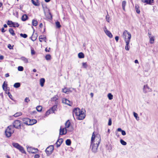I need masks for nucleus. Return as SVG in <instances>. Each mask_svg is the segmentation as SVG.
<instances>
[{
	"mask_svg": "<svg viewBox=\"0 0 158 158\" xmlns=\"http://www.w3.org/2000/svg\"><path fill=\"white\" fill-rule=\"evenodd\" d=\"M14 130L13 127L10 125L8 126L5 131V135L7 137L11 136V135L14 132Z\"/></svg>",
	"mask_w": 158,
	"mask_h": 158,
	"instance_id": "nucleus-1",
	"label": "nucleus"
},
{
	"mask_svg": "<svg viewBox=\"0 0 158 158\" xmlns=\"http://www.w3.org/2000/svg\"><path fill=\"white\" fill-rule=\"evenodd\" d=\"M95 141V143L99 144L101 141V137L99 134H97L96 135L94 134V132L92 135L91 142H94Z\"/></svg>",
	"mask_w": 158,
	"mask_h": 158,
	"instance_id": "nucleus-2",
	"label": "nucleus"
},
{
	"mask_svg": "<svg viewBox=\"0 0 158 158\" xmlns=\"http://www.w3.org/2000/svg\"><path fill=\"white\" fill-rule=\"evenodd\" d=\"M123 36L125 41L127 40L130 41L131 35L127 30H125L123 31Z\"/></svg>",
	"mask_w": 158,
	"mask_h": 158,
	"instance_id": "nucleus-3",
	"label": "nucleus"
},
{
	"mask_svg": "<svg viewBox=\"0 0 158 158\" xmlns=\"http://www.w3.org/2000/svg\"><path fill=\"white\" fill-rule=\"evenodd\" d=\"M13 127L20 129H21L22 122L19 120H15L13 123Z\"/></svg>",
	"mask_w": 158,
	"mask_h": 158,
	"instance_id": "nucleus-4",
	"label": "nucleus"
},
{
	"mask_svg": "<svg viewBox=\"0 0 158 158\" xmlns=\"http://www.w3.org/2000/svg\"><path fill=\"white\" fill-rule=\"evenodd\" d=\"M99 144L95 143V141L94 142H91L90 147L91 148L92 151L94 153L97 152L98 147Z\"/></svg>",
	"mask_w": 158,
	"mask_h": 158,
	"instance_id": "nucleus-5",
	"label": "nucleus"
},
{
	"mask_svg": "<svg viewBox=\"0 0 158 158\" xmlns=\"http://www.w3.org/2000/svg\"><path fill=\"white\" fill-rule=\"evenodd\" d=\"M54 150V146L50 145L47 147L45 150L48 156L51 154Z\"/></svg>",
	"mask_w": 158,
	"mask_h": 158,
	"instance_id": "nucleus-6",
	"label": "nucleus"
},
{
	"mask_svg": "<svg viewBox=\"0 0 158 158\" xmlns=\"http://www.w3.org/2000/svg\"><path fill=\"white\" fill-rule=\"evenodd\" d=\"M84 110L82 109L80 113L78 114L77 116V118L78 120H82L85 118V114Z\"/></svg>",
	"mask_w": 158,
	"mask_h": 158,
	"instance_id": "nucleus-7",
	"label": "nucleus"
},
{
	"mask_svg": "<svg viewBox=\"0 0 158 158\" xmlns=\"http://www.w3.org/2000/svg\"><path fill=\"white\" fill-rule=\"evenodd\" d=\"M27 152L29 153L35 154L38 151V149L37 148H33L30 147L27 148Z\"/></svg>",
	"mask_w": 158,
	"mask_h": 158,
	"instance_id": "nucleus-8",
	"label": "nucleus"
},
{
	"mask_svg": "<svg viewBox=\"0 0 158 158\" xmlns=\"http://www.w3.org/2000/svg\"><path fill=\"white\" fill-rule=\"evenodd\" d=\"M143 92L145 94L149 92H151L152 89L148 86V85H146L143 86Z\"/></svg>",
	"mask_w": 158,
	"mask_h": 158,
	"instance_id": "nucleus-9",
	"label": "nucleus"
},
{
	"mask_svg": "<svg viewBox=\"0 0 158 158\" xmlns=\"http://www.w3.org/2000/svg\"><path fill=\"white\" fill-rule=\"evenodd\" d=\"M24 123L28 125H31L34 124V123L31 122V120L28 118H24L23 119Z\"/></svg>",
	"mask_w": 158,
	"mask_h": 158,
	"instance_id": "nucleus-10",
	"label": "nucleus"
},
{
	"mask_svg": "<svg viewBox=\"0 0 158 158\" xmlns=\"http://www.w3.org/2000/svg\"><path fill=\"white\" fill-rule=\"evenodd\" d=\"M81 110L79 108H75L73 110V115H75L76 116H77L78 114L80 113Z\"/></svg>",
	"mask_w": 158,
	"mask_h": 158,
	"instance_id": "nucleus-11",
	"label": "nucleus"
},
{
	"mask_svg": "<svg viewBox=\"0 0 158 158\" xmlns=\"http://www.w3.org/2000/svg\"><path fill=\"white\" fill-rule=\"evenodd\" d=\"M67 131V130L65 127L62 128L61 127H60V135H65Z\"/></svg>",
	"mask_w": 158,
	"mask_h": 158,
	"instance_id": "nucleus-12",
	"label": "nucleus"
},
{
	"mask_svg": "<svg viewBox=\"0 0 158 158\" xmlns=\"http://www.w3.org/2000/svg\"><path fill=\"white\" fill-rule=\"evenodd\" d=\"M104 30L106 34L110 38H111L113 37V35L111 32L108 31L106 28V27H105L104 28Z\"/></svg>",
	"mask_w": 158,
	"mask_h": 158,
	"instance_id": "nucleus-13",
	"label": "nucleus"
},
{
	"mask_svg": "<svg viewBox=\"0 0 158 158\" xmlns=\"http://www.w3.org/2000/svg\"><path fill=\"white\" fill-rule=\"evenodd\" d=\"M62 102L63 103L69 106H71V104H70L71 103V102L69 100L65 98H63L62 99Z\"/></svg>",
	"mask_w": 158,
	"mask_h": 158,
	"instance_id": "nucleus-14",
	"label": "nucleus"
},
{
	"mask_svg": "<svg viewBox=\"0 0 158 158\" xmlns=\"http://www.w3.org/2000/svg\"><path fill=\"white\" fill-rule=\"evenodd\" d=\"M55 105H54L50 109L52 111V113H54V111H57V104H58V102H55Z\"/></svg>",
	"mask_w": 158,
	"mask_h": 158,
	"instance_id": "nucleus-15",
	"label": "nucleus"
},
{
	"mask_svg": "<svg viewBox=\"0 0 158 158\" xmlns=\"http://www.w3.org/2000/svg\"><path fill=\"white\" fill-rule=\"evenodd\" d=\"M141 2L149 5H152L154 2V0H141Z\"/></svg>",
	"mask_w": 158,
	"mask_h": 158,
	"instance_id": "nucleus-16",
	"label": "nucleus"
},
{
	"mask_svg": "<svg viewBox=\"0 0 158 158\" xmlns=\"http://www.w3.org/2000/svg\"><path fill=\"white\" fill-rule=\"evenodd\" d=\"M63 140L62 139L60 138V139H58L57 140L56 143V147L58 148V147H59L60 146L61 144L63 142Z\"/></svg>",
	"mask_w": 158,
	"mask_h": 158,
	"instance_id": "nucleus-17",
	"label": "nucleus"
},
{
	"mask_svg": "<svg viewBox=\"0 0 158 158\" xmlns=\"http://www.w3.org/2000/svg\"><path fill=\"white\" fill-rule=\"evenodd\" d=\"M62 91L64 93L67 94L72 92V91L70 90V88H65L64 89H62Z\"/></svg>",
	"mask_w": 158,
	"mask_h": 158,
	"instance_id": "nucleus-18",
	"label": "nucleus"
},
{
	"mask_svg": "<svg viewBox=\"0 0 158 158\" xmlns=\"http://www.w3.org/2000/svg\"><path fill=\"white\" fill-rule=\"evenodd\" d=\"M130 41H125L126 43V45L125 47V49L126 50L128 51L130 49L129 43Z\"/></svg>",
	"mask_w": 158,
	"mask_h": 158,
	"instance_id": "nucleus-19",
	"label": "nucleus"
},
{
	"mask_svg": "<svg viewBox=\"0 0 158 158\" xmlns=\"http://www.w3.org/2000/svg\"><path fill=\"white\" fill-rule=\"evenodd\" d=\"M32 4L35 6H39L40 3L38 2V0H31Z\"/></svg>",
	"mask_w": 158,
	"mask_h": 158,
	"instance_id": "nucleus-20",
	"label": "nucleus"
},
{
	"mask_svg": "<svg viewBox=\"0 0 158 158\" xmlns=\"http://www.w3.org/2000/svg\"><path fill=\"white\" fill-rule=\"evenodd\" d=\"M45 82V80L44 78H41L40 79V84L41 87L44 86Z\"/></svg>",
	"mask_w": 158,
	"mask_h": 158,
	"instance_id": "nucleus-21",
	"label": "nucleus"
},
{
	"mask_svg": "<svg viewBox=\"0 0 158 158\" xmlns=\"http://www.w3.org/2000/svg\"><path fill=\"white\" fill-rule=\"evenodd\" d=\"M65 127L66 128H68L70 127V123L69 120H68L65 124Z\"/></svg>",
	"mask_w": 158,
	"mask_h": 158,
	"instance_id": "nucleus-22",
	"label": "nucleus"
},
{
	"mask_svg": "<svg viewBox=\"0 0 158 158\" xmlns=\"http://www.w3.org/2000/svg\"><path fill=\"white\" fill-rule=\"evenodd\" d=\"M28 19V17L27 15L25 14L22 15L21 19L23 21H25Z\"/></svg>",
	"mask_w": 158,
	"mask_h": 158,
	"instance_id": "nucleus-23",
	"label": "nucleus"
},
{
	"mask_svg": "<svg viewBox=\"0 0 158 158\" xmlns=\"http://www.w3.org/2000/svg\"><path fill=\"white\" fill-rule=\"evenodd\" d=\"M17 149H19L22 153L26 154V152L24 151L23 148L20 146Z\"/></svg>",
	"mask_w": 158,
	"mask_h": 158,
	"instance_id": "nucleus-24",
	"label": "nucleus"
},
{
	"mask_svg": "<svg viewBox=\"0 0 158 158\" xmlns=\"http://www.w3.org/2000/svg\"><path fill=\"white\" fill-rule=\"evenodd\" d=\"M117 131L121 132V133L122 135H126V133L125 131L122 130L121 128H118L117 130Z\"/></svg>",
	"mask_w": 158,
	"mask_h": 158,
	"instance_id": "nucleus-25",
	"label": "nucleus"
},
{
	"mask_svg": "<svg viewBox=\"0 0 158 158\" xmlns=\"http://www.w3.org/2000/svg\"><path fill=\"white\" fill-rule=\"evenodd\" d=\"M20 59L23 60L25 63H28V59L26 57H22L20 58Z\"/></svg>",
	"mask_w": 158,
	"mask_h": 158,
	"instance_id": "nucleus-26",
	"label": "nucleus"
},
{
	"mask_svg": "<svg viewBox=\"0 0 158 158\" xmlns=\"http://www.w3.org/2000/svg\"><path fill=\"white\" fill-rule=\"evenodd\" d=\"M7 85L6 84H5V81L4 82L2 85L3 89L5 91H6L7 89Z\"/></svg>",
	"mask_w": 158,
	"mask_h": 158,
	"instance_id": "nucleus-27",
	"label": "nucleus"
},
{
	"mask_svg": "<svg viewBox=\"0 0 158 158\" xmlns=\"http://www.w3.org/2000/svg\"><path fill=\"white\" fill-rule=\"evenodd\" d=\"M78 56V57L80 59L84 58L85 56L84 53L82 52L79 53Z\"/></svg>",
	"mask_w": 158,
	"mask_h": 158,
	"instance_id": "nucleus-28",
	"label": "nucleus"
},
{
	"mask_svg": "<svg viewBox=\"0 0 158 158\" xmlns=\"http://www.w3.org/2000/svg\"><path fill=\"white\" fill-rule=\"evenodd\" d=\"M12 145L13 147L17 149L19 147V148L20 146V145L19 143H13Z\"/></svg>",
	"mask_w": 158,
	"mask_h": 158,
	"instance_id": "nucleus-29",
	"label": "nucleus"
},
{
	"mask_svg": "<svg viewBox=\"0 0 158 158\" xmlns=\"http://www.w3.org/2000/svg\"><path fill=\"white\" fill-rule=\"evenodd\" d=\"M32 26H36L38 24V22L36 20L33 19L32 21Z\"/></svg>",
	"mask_w": 158,
	"mask_h": 158,
	"instance_id": "nucleus-30",
	"label": "nucleus"
},
{
	"mask_svg": "<svg viewBox=\"0 0 158 158\" xmlns=\"http://www.w3.org/2000/svg\"><path fill=\"white\" fill-rule=\"evenodd\" d=\"M58 99V96L57 95H55L52 98H51V100L53 101H55V102H58V101H56V100Z\"/></svg>",
	"mask_w": 158,
	"mask_h": 158,
	"instance_id": "nucleus-31",
	"label": "nucleus"
},
{
	"mask_svg": "<svg viewBox=\"0 0 158 158\" xmlns=\"http://www.w3.org/2000/svg\"><path fill=\"white\" fill-rule=\"evenodd\" d=\"M7 24L10 27H12V26L13 24H14V22H13L11 21L8 20L7 23Z\"/></svg>",
	"mask_w": 158,
	"mask_h": 158,
	"instance_id": "nucleus-32",
	"label": "nucleus"
},
{
	"mask_svg": "<svg viewBox=\"0 0 158 158\" xmlns=\"http://www.w3.org/2000/svg\"><path fill=\"white\" fill-rule=\"evenodd\" d=\"M42 107L41 106H38L36 107V109L39 112H41L42 111Z\"/></svg>",
	"mask_w": 158,
	"mask_h": 158,
	"instance_id": "nucleus-33",
	"label": "nucleus"
},
{
	"mask_svg": "<svg viewBox=\"0 0 158 158\" xmlns=\"http://www.w3.org/2000/svg\"><path fill=\"white\" fill-rule=\"evenodd\" d=\"M139 6L138 5L136 4L135 6V8L136 10V12L138 14H139L140 12V11L139 10Z\"/></svg>",
	"mask_w": 158,
	"mask_h": 158,
	"instance_id": "nucleus-34",
	"label": "nucleus"
},
{
	"mask_svg": "<svg viewBox=\"0 0 158 158\" xmlns=\"http://www.w3.org/2000/svg\"><path fill=\"white\" fill-rule=\"evenodd\" d=\"M9 31L10 34L14 36L15 35L14 31L12 28H10L9 30Z\"/></svg>",
	"mask_w": 158,
	"mask_h": 158,
	"instance_id": "nucleus-35",
	"label": "nucleus"
},
{
	"mask_svg": "<svg viewBox=\"0 0 158 158\" xmlns=\"http://www.w3.org/2000/svg\"><path fill=\"white\" fill-rule=\"evenodd\" d=\"M22 113L21 112H17L15 114L13 115V116H14V117H18V116H20L21 115H22Z\"/></svg>",
	"mask_w": 158,
	"mask_h": 158,
	"instance_id": "nucleus-36",
	"label": "nucleus"
},
{
	"mask_svg": "<svg viewBox=\"0 0 158 158\" xmlns=\"http://www.w3.org/2000/svg\"><path fill=\"white\" fill-rule=\"evenodd\" d=\"M45 58L47 60H50L51 59V56L50 54H47L45 56Z\"/></svg>",
	"mask_w": 158,
	"mask_h": 158,
	"instance_id": "nucleus-37",
	"label": "nucleus"
},
{
	"mask_svg": "<svg viewBox=\"0 0 158 158\" xmlns=\"http://www.w3.org/2000/svg\"><path fill=\"white\" fill-rule=\"evenodd\" d=\"M20 86V83L17 82L15 83L14 85V87L15 88H18Z\"/></svg>",
	"mask_w": 158,
	"mask_h": 158,
	"instance_id": "nucleus-38",
	"label": "nucleus"
},
{
	"mask_svg": "<svg viewBox=\"0 0 158 158\" xmlns=\"http://www.w3.org/2000/svg\"><path fill=\"white\" fill-rule=\"evenodd\" d=\"M150 43L151 44H153L154 43V39L153 36L150 37Z\"/></svg>",
	"mask_w": 158,
	"mask_h": 158,
	"instance_id": "nucleus-39",
	"label": "nucleus"
},
{
	"mask_svg": "<svg viewBox=\"0 0 158 158\" xmlns=\"http://www.w3.org/2000/svg\"><path fill=\"white\" fill-rule=\"evenodd\" d=\"M39 39L40 41L41 42L42 40H45L46 39V38L44 36L41 35L39 36Z\"/></svg>",
	"mask_w": 158,
	"mask_h": 158,
	"instance_id": "nucleus-40",
	"label": "nucleus"
},
{
	"mask_svg": "<svg viewBox=\"0 0 158 158\" xmlns=\"http://www.w3.org/2000/svg\"><path fill=\"white\" fill-rule=\"evenodd\" d=\"M66 144L68 145L69 146L71 144V141L70 139H67L65 141Z\"/></svg>",
	"mask_w": 158,
	"mask_h": 158,
	"instance_id": "nucleus-41",
	"label": "nucleus"
},
{
	"mask_svg": "<svg viewBox=\"0 0 158 158\" xmlns=\"http://www.w3.org/2000/svg\"><path fill=\"white\" fill-rule=\"evenodd\" d=\"M56 27L58 28H60L61 27V26L60 25V22L58 21H57L56 22Z\"/></svg>",
	"mask_w": 158,
	"mask_h": 158,
	"instance_id": "nucleus-42",
	"label": "nucleus"
},
{
	"mask_svg": "<svg viewBox=\"0 0 158 158\" xmlns=\"http://www.w3.org/2000/svg\"><path fill=\"white\" fill-rule=\"evenodd\" d=\"M133 114L135 118L137 120H139V118L138 116V114L134 112H133Z\"/></svg>",
	"mask_w": 158,
	"mask_h": 158,
	"instance_id": "nucleus-43",
	"label": "nucleus"
},
{
	"mask_svg": "<svg viewBox=\"0 0 158 158\" xmlns=\"http://www.w3.org/2000/svg\"><path fill=\"white\" fill-rule=\"evenodd\" d=\"M19 26V24L17 23H15L14 22V24H13L12 26V27H18Z\"/></svg>",
	"mask_w": 158,
	"mask_h": 158,
	"instance_id": "nucleus-44",
	"label": "nucleus"
},
{
	"mask_svg": "<svg viewBox=\"0 0 158 158\" xmlns=\"http://www.w3.org/2000/svg\"><path fill=\"white\" fill-rule=\"evenodd\" d=\"M126 5V2L125 1H123L122 3V8L123 10H125V6Z\"/></svg>",
	"mask_w": 158,
	"mask_h": 158,
	"instance_id": "nucleus-45",
	"label": "nucleus"
},
{
	"mask_svg": "<svg viewBox=\"0 0 158 158\" xmlns=\"http://www.w3.org/2000/svg\"><path fill=\"white\" fill-rule=\"evenodd\" d=\"M108 97L109 100H112L113 98V95L111 93H109L107 95Z\"/></svg>",
	"mask_w": 158,
	"mask_h": 158,
	"instance_id": "nucleus-46",
	"label": "nucleus"
},
{
	"mask_svg": "<svg viewBox=\"0 0 158 158\" xmlns=\"http://www.w3.org/2000/svg\"><path fill=\"white\" fill-rule=\"evenodd\" d=\"M120 142L121 144L125 146L127 144V143L122 139L120 140Z\"/></svg>",
	"mask_w": 158,
	"mask_h": 158,
	"instance_id": "nucleus-47",
	"label": "nucleus"
},
{
	"mask_svg": "<svg viewBox=\"0 0 158 158\" xmlns=\"http://www.w3.org/2000/svg\"><path fill=\"white\" fill-rule=\"evenodd\" d=\"M20 35L21 37H23L24 38H26L27 36V35L25 34H23L22 33H21L20 34Z\"/></svg>",
	"mask_w": 158,
	"mask_h": 158,
	"instance_id": "nucleus-48",
	"label": "nucleus"
},
{
	"mask_svg": "<svg viewBox=\"0 0 158 158\" xmlns=\"http://www.w3.org/2000/svg\"><path fill=\"white\" fill-rule=\"evenodd\" d=\"M52 113V112L50 109L46 112V115H48L50 113Z\"/></svg>",
	"mask_w": 158,
	"mask_h": 158,
	"instance_id": "nucleus-49",
	"label": "nucleus"
},
{
	"mask_svg": "<svg viewBox=\"0 0 158 158\" xmlns=\"http://www.w3.org/2000/svg\"><path fill=\"white\" fill-rule=\"evenodd\" d=\"M18 70L19 71H22L23 70V68L22 66H19L18 68Z\"/></svg>",
	"mask_w": 158,
	"mask_h": 158,
	"instance_id": "nucleus-50",
	"label": "nucleus"
},
{
	"mask_svg": "<svg viewBox=\"0 0 158 158\" xmlns=\"http://www.w3.org/2000/svg\"><path fill=\"white\" fill-rule=\"evenodd\" d=\"M82 66L84 68H87V63L86 62H85V63L83 62L82 63Z\"/></svg>",
	"mask_w": 158,
	"mask_h": 158,
	"instance_id": "nucleus-51",
	"label": "nucleus"
},
{
	"mask_svg": "<svg viewBox=\"0 0 158 158\" xmlns=\"http://www.w3.org/2000/svg\"><path fill=\"white\" fill-rule=\"evenodd\" d=\"M112 124V121L111 119L110 118L109 119L108 125L109 126H110Z\"/></svg>",
	"mask_w": 158,
	"mask_h": 158,
	"instance_id": "nucleus-52",
	"label": "nucleus"
},
{
	"mask_svg": "<svg viewBox=\"0 0 158 158\" xmlns=\"http://www.w3.org/2000/svg\"><path fill=\"white\" fill-rule=\"evenodd\" d=\"M106 21L108 22H109V20H110V17H109V15H106Z\"/></svg>",
	"mask_w": 158,
	"mask_h": 158,
	"instance_id": "nucleus-53",
	"label": "nucleus"
},
{
	"mask_svg": "<svg viewBox=\"0 0 158 158\" xmlns=\"http://www.w3.org/2000/svg\"><path fill=\"white\" fill-rule=\"evenodd\" d=\"M69 129L68 130V131L69 132H72L73 131V128L72 127H69Z\"/></svg>",
	"mask_w": 158,
	"mask_h": 158,
	"instance_id": "nucleus-54",
	"label": "nucleus"
},
{
	"mask_svg": "<svg viewBox=\"0 0 158 158\" xmlns=\"http://www.w3.org/2000/svg\"><path fill=\"white\" fill-rule=\"evenodd\" d=\"M8 48L10 49H13V46H12L10 44H8Z\"/></svg>",
	"mask_w": 158,
	"mask_h": 158,
	"instance_id": "nucleus-55",
	"label": "nucleus"
},
{
	"mask_svg": "<svg viewBox=\"0 0 158 158\" xmlns=\"http://www.w3.org/2000/svg\"><path fill=\"white\" fill-rule=\"evenodd\" d=\"M40 156L39 154H35L34 156V158H39Z\"/></svg>",
	"mask_w": 158,
	"mask_h": 158,
	"instance_id": "nucleus-56",
	"label": "nucleus"
},
{
	"mask_svg": "<svg viewBox=\"0 0 158 158\" xmlns=\"http://www.w3.org/2000/svg\"><path fill=\"white\" fill-rule=\"evenodd\" d=\"M30 101L28 98L26 97L25 99V101L26 102H28Z\"/></svg>",
	"mask_w": 158,
	"mask_h": 158,
	"instance_id": "nucleus-57",
	"label": "nucleus"
},
{
	"mask_svg": "<svg viewBox=\"0 0 158 158\" xmlns=\"http://www.w3.org/2000/svg\"><path fill=\"white\" fill-rule=\"evenodd\" d=\"M50 48H46L45 49V51L46 52H50Z\"/></svg>",
	"mask_w": 158,
	"mask_h": 158,
	"instance_id": "nucleus-58",
	"label": "nucleus"
},
{
	"mask_svg": "<svg viewBox=\"0 0 158 158\" xmlns=\"http://www.w3.org/2000/svg\"><path fill=\"white\" fill-rule=\"evenodd\" d=\"M7 94H8V96H9V97H10V98L11 99H12V95L10 94V93L8 92L7 93Z\"/></svg>",
	"mask_w": 158,
	"mask_h": 158,
	"instance_id": "nucleus-59",
	"label": "nucleus"
},
{
	"mask_svg": "<svg viewBox=\"0 0 158 158\" xmlns=\"http://www.w3.org/2000/svg\"><path fill=\"white\" fill-rule=\"evenodd\" d=\"M115 39L117 42H118L119 39V37L118 36H116L115 37Z\"/></svg>",
	"mask_w": 158,
	"mask_h": 158,
	"instance_id": "nucleus-60",
	"label": "nucleus"
},
{
	"mask_svg": "<svg viewBox=\"0 0 158 158\" xmlns=\"http://www.w3.org/2000/svg\"><path fill=\"white\" fill-rule=\"evenodd\" d=\"M35 51L33 49H31V54L32 55L35 54Z\"/></svg>",
	"mask_w": 158,
	"mask_h": 158,
	"instance_id": "nucleus-61",
	"label": "nucleus"
},
{
	"mask_svg": "<svg viewBox=\"0 0 158 158\" xmlns=\"http://www.w3.org/2000/svg\"><path fill=\"white\" fill-rule=\"evenodd\" d=\"M31 123H34V124L36 122V120L35 119H32L31 120Z\"/></svg>",
	"mask_w": 158,
	"mask_h": 158,
	"instance_id": "nucleus-62",
	"label": "nucleus"
},
{
	"mask_svg": "<svg viewBox=\"0 0 158 158\" xmlns=\"http://www.w3.org/2000/svg\"><path fill=\"white\" fill-rule=\"evenodd\" d=\"M33 35H32V36L31 37V40L33 41H35L36 39V38H34L33 37V36H32Z\"/></svg>",
	"mask_w": 158,
	"mask_h": 158,
	"instance_id": "nucleus-63",
	"label": "nucleus"
},
{
	"mask_svg": "<svg viewBox=\"0 0 158 158\" xmlns=\"http://www.w3.org/2000/svg\"><path fill=\"white\" fill-rule=\"evenodd\" d=\"M6 31L5 30L4 28L3 27H2L1 29V31L2 32H4Z\"/></svg>",
	"mask_w": 158,
	"mask_h": 158,
	"instance_id": "nucleus-64",
	"label": "nucleus"
}]
</instances>
